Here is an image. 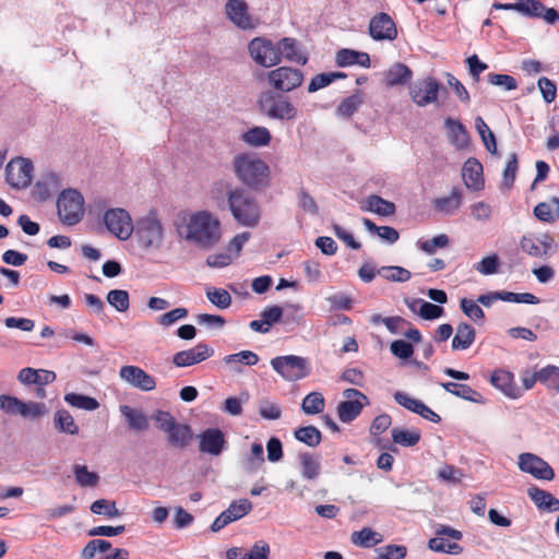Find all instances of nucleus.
I'll return each mask as SVG.
<instances>
[{
	"instance_id": "4468645a",
	"label": "nucleus",
	"mask_w": 559,
	"mask_h": 559,
	"mask_svg": "<svg viewBox=\"0 0 559 559\" xmlns=\"http://www.w3.org/2000/svg\"><path fill=\"white\" fill-rule=\"evenodd\" d=\"M346 401H343L337 406V415L342 423L353 421L362 408L369 404L368 397L356 389H346L343 392Z\"/></svg>"
},
{
	"instance_id": "680f3d73",
	"label": "nucleus",
	"mask_w": 559,
	"mask_h": 559,
	"mask_svg": "<svg viewBox=\"0 0 559 559\" xmlns=\"http://www.w3.org/2000/svg\"><path fill=\"white\" fill-rule=\"evenodd\" d=\"M190 438L191 431L187 425L176 424L174 429L168 432V440L175 447L185 448L188 444Z\"/></svg>"
},
{
	"instance_id": "4d7b16f0",
	"label": "nucleus",
	"mask_w": 559,
	"mask_h": 559,
	"mask_svg": "<svg viewBox=\"0 0 559 559\" xmlns=\"http://www.w3.org/2000/svg\"><path fill=\"white\" fill-rule=\"evenodd\" d=\"M73 474L75 481L81 487H95L99 481V476L94 472H90L85 465H74Z\"/></svg>"
},
{
	"instance_id": "7c9ffc66",
	"label": "nucleus",
	"mask_w": 559,
	"mask_h": 559,
	"mask_svg": "<svg viewBox=\"0 0 559 559\" xmlns=\"http://www.w3.org/2000/svg\"><path fill=\"white\" fill-rule=\"evenodd\" d=\"M281 58L284 57L290 62L305 66L308 61L307 55L299 48L296 39L285 37L277 43Z\"/></svg>"
},
{
	"instance_id": "6ab92c4d",
	"label": "nucleus",
	"mask_w": 559,
	"mask_h": 559,
	"mask_svg": "<svg viewBox=\"0 0 559 559\" xmlns=\"http://www.w3.org/2000/svg\"><path fill=\"white\" fill-rule=\"evenodd\" d=\"M119 377L126 383L144 392L153 391L156 388L154 377L138 366L127 365L121 367Z\"/></svg>"
},
{
	"instance_id": "20e7f679",
	"label": "nucleus",
	"mask_w": 559,
	"mask_h": 559,
	"mask_svg": "<svg viewBox=\"0 0 559 559\" xmlns=\"http://www.w3.org/2000/svg\"><path fill=\"white\" fill-rule=\"evenodd\" d=\"M133 233L138 246L145 252L158 251L164 245L165 227L156 212L138 218Z\"/></svg>"
},
{
	"instance_id": "37998d69",
	"label": "nucleus",
	"mask_w": 559,
	"mask_h": 559,
	"mask_svg": "<svg viewBox=\"0 0 559 559\" xmlns=\"http://www.w3.org/2000/svg\"><path fill=\"white\" fill-rule=\"evenodd\" d=\"M377 273L392 283H405L412 277V273L407 269L397 265L381 266L377 270Z\"/></svg>"
},
{
	"instance_id": "bb28decb",
	"label": "nucleus",
	"mask_w": 559,
	"mask_h": 559,
	"mask_svg": "<svg viewBox=\"0 0 559 559\" xmlns=\"http://www.w3.org/2000/svg\"><path fill=\"white\" fill-rule=\"evenodd\" d=\"M462 178L466 188L479 191L484 188L483 166L475 158H468L462 169Z\"/></svg>"
},
{
	"instance_id": "423d86ee",
	"label": "nucleus",
	"mask_w": 559,
	"mask_h": 559,
	"mask_svg": "<svg viewBox=\"0 0 559 559\" xmlns=\"http://www.w3.org/2000/svg\"><path fill=\"white\" fill-rule=\"evenodd\" d=\"M57 210L61 223L73 226L83 218L84 198L75 189H66L58 197Z\"/></svg>"
},
{
	"instance_id": "c9c22d12",
	"label": "nucleus",
	"mask_w": 559,
	"mask_h": 559,
	"mask_svg": "<svg viewBox=\"0 0 559 559\" xmlns=\"http://www.w3.org/2000/svg\"><path fill=\"white\" fill-rule=\"evenodd\" d=\"M476 337L475 329L465 322H461L456 326L455 335L452 340V349L465 350L471 347Z\"/></svg>"
},
{
	"instance_id": "9d476101",
	"label": "nucleus",
	"mask_w": 559,
	"mask_h": 559,
	"mask_svg": "<svg viewBox=\"0 0 559 559\" xmlns=\"http://www.w3.org/2000/svg\"><path fill=\"white\" fill-rule=\"evenodd\" d=\"M103 222L107 230L119 240H128L134 230L130 213L122 207H112L105 211Z\"/></svg>"
},
{
	"instance_id": "b1692460",
	"label": "nucleus",
	"mask_w": 559,
	"mask_h": 559,
	"mask_svg": "<svg viewBox=\"0 0 559 559\" xmlns=\"http://www.w3.org/2000/svg\"><path fill=\"white\" fill-rule=\"evenodd\" d=\"M199 450L213 456H218L226 447L224 433L218 428H209L198 436Z\"/></svg>"
},
{
	"instance_id": "774afa93",
	"label": "nucleus",
	"mask_w": 559,
	"mask_h": 559,
	"mask_svg": "<svg viewBox=\"0 0 559 559\" xmlns=\"http://www.w3.org/2000/svg\"><path fill=\"white\" fill-rule=\"evenodd\" d=\"M460 306L464 314L475 322L481 321L485 317L483 309L472 299L462 298Z\"/></svg>"
},
{
	"instance_id": "e2e57ef3",
	"label": "nucleus",
	"mask_w": 559,
	"mask_h": 559,
	"mask_svg": "<svg viewBox=\"0 0 559 559\" xmlns=\"http://www.w3.org/2000/svg\"><path fill=\"white\" fill-rule=\"evenodd\" d=\"M377 556L373 559H404L407 548L403 545H386L376 549Z\"/></svg>"
},
{
	"instance_id": "603ef678",
	"label": "nucleus",
	"mask_w": 559,
	"mask_h": 559,
	"mask_svg": "<svg viewBox=\"0 0 559 559\" xmlns=\"http://www.w3.org/2000/svg\"><path fill=\"white\" fill-rule=\"evenodd\" d=\"M294 436L298 441L311 448H316L321 442V432L314 426L298 428L294 431Z\"/></svg>"
},
{
	"instance_id": "7ed1b4c3",
	"label": "nucleus",
	"mask_w": 559,
	"mask_h": 559,
	"mask_svg": "<svg viewBox=\"0 0 559 559\" xmlns=\"http://www.w3.org/2000/svg\"><path fill=\"white\" fill-rule=\"evenodd\" d=\"M228 209L241 226L254 228L261 221V207L255 198L241 188L227 189Z\"/></svg>"
},
{
	"instance_id": "79ce46f5",
	"label": "nucleus",
	"mask_w": 559,
	"mask_h": 559,
	"mask_svg": "<svg viewBox=\"0 0 559 559\" xmlns=\"http://www.w3.org/2000/svg\"><path fill=\"white\" fill-rule=\"evenodd\" d=\"M365 210L380 216H392L395 214L396 206L393 202L373 194L366 199Z\"/></svg>"
},
{
	"instance_id": "de8ad7c7",
	"label": "nucleus",
	"mask_w": 559,
	"mask_h": 559,
	"mask_svg": "<svg viewBox=\"0 0 559 559\" xmlns=\"http://www.w3.org/2000/svg\"><path fill=\"white\" fill-rule=\"evenodd\" d=\"M205 296L213 306L221 310L229 308L233 301L230 294L224 288L209 286L205 288Z\"/></svg>"
},
{
	"instance_id": "0eeeda50",
	"label": "nucleus",
	"mask_w": 559,
	"mask_h": 559,
	"mask_svg": "<svg viewBox=\"0 0 559 559\" xmlns=\"http://www.w3.org/2000/svg\"><path fill=\"white\" fill-rule=\"evenodd\" d=\"M270 364L274 371L288 382L301 380L311 372L309 360L297 355L277 356L272 358Z\"/></svg>"
},
{
	"instance_id": "052dcab7",
	"label": "nucleus",
	"mask_w": 559,
	"mask_h": 559,
	"mask_svg": "<svg viewBox=\"0 0 559 559\" xmlns=\"http://www.w3.org/2000/svg\"><path fill=\"white\" fill-rule=\"evenodd\" d=\"M449 242V237L440 234L431 239L418 240L417 247L427 254H433L438 249L448 247Z\"/></svg>"
},
{
	"instance_id": "6e6d98bb",
	"label": "nucleus",
	"mask_w": 559,
	"mask_h": 559,
	"mask_svg": "<svg viewBox=\"0 0 559 559\" xmlns=\"http://www.w3.org/2000/svg\"><path fill=\"white\" fill-rule=\"evenodd\" d=\"M513 11L528 17H539L544 11V5L539 1L518 0L514 2Z\"/></svg>"
},
{
	"instance_id": "f257e3e1",
	"label": "nucleus",
	"mask_w": 559,
	"mask_h": 559,
	"mask_svg": "<svg viewBox=\"0 0 559 559\" xmlns=\"http://www.w3.org/2000/svg\"><path fill=\"white\" fill-rule=\"evenodd\" d=\"M177 230L181 238L201 249L213 248L222 238L221 222L209 211L183 214L180 216Z\"/></svg>"
},
{
	"instance_id": "5701e85b",
	"label": "nucleus",
	"mask_w": 559,
	"mask_h": 559,
	"mask_svg": "<svg viewBox=\"0 0 559 559\" xmlns=\"http://www.w3.org/2000/svg\"><path fill=\"white\" fill-rule=\"evenodd\" d=\"M225 13L230 22L241 29H252L255 26L243 0H228L225 4Z\"/></svg>"
},
{
	"instance_id": "39448f33",
	"label": "nucleus",
	"mask_w": 559,
	"mask_h": 559,
	"mask_svg": "<svg viewBox=\"0 0 559 559\" xmlns=\"http://www.w3.org/2000/svg\"><path fill=\"white\" fill-rule=\"evenodd\" d=\"M258 106L262 115L273 120H295L298 116V109L287 98L272 92L260 94Z\"/></svg>"
},
{
	"instance_id": "f8f14e48",
	"label": "nucleus",
	"mask_w": 559,
	"mask_h": 559,
	"mask_svg": "<svg viewBox=\"0 0 559 559\" xmlns=\"http://www.w3.org/2000/svg\"><path fill=\"white\" fill-rule=\"evenodd\" d=\"M33 171V163L28 158H12L5 166V181L14 189H25L32 181Z\"/></svg>"
},
{
	"instance_id": "69168bd1",
	"label": "nucleus",
	"mask_w": 559,
	"mask_h": 559,
	"mask_svg": "<svg viewBox=\"0 0 559 559\" xmlns=\"http://www.w3.org/2000/svg\"><path fill=\"white\" fill-rule=\"evenodd\" d=\"M437 475L442 481L453 484V485L460 484L464 477V473L462 472V469H460L453 465L441 466L438 469Z\"/></svg>"
},
{
	"instance_id": "09e8293b",
	"label": "nucleus",
	"mask_w": 559,
	"mask_h": 559,
	"mask_svg": "<svg viewBox=\"0 0 559 559\" xmlns=\"http://www.w3.org/2000/svg\"><path fill=\"white\" fill-rule=\"evenodd\" d=\"M55 426L56 428L68 435H78L79 427L75 424L72 415L66 409H59L55 413Z\"/></svg>"
},
{
	"instance_id": "cd10ccee",
	"label": "nucleus",
	"mask_w": 559,
	"mask_h": 559,
	"mask_svg": "<svg viewBox=\"0 0 559 559\" xmlns=\"http://www.w3.org/2000/svg\"><path fill=\"white\" fill-rule=\"evenodd\" d=\"M490 382L496 389L511 399L515 400L521 396V391L514 384V376L510 371L503 369L495 370L491 374Z\"/></svg>"
},
{
	"instance_id": "4c0bfd02",
	"label": "nucleus",
	"mask_w": 559,
	"mask_h": 559,
	"mask_svg": "<svg viewBox=\"0 0 559 559\" xmlns=\"http://www.w3.org/2000/svg\"><path fill=\"white\" fill-rule=\"evenodd\" d=\"M382 540L383 536L370 527H364L360 531L353 532L350 535V542L361 548H371L382 543Z\"/></svg>"
},
{
	"instance_id": "2f4dec72",
	"label": "nucleus",
	"mask_w": 559,
	"mask_h": 559,
	"mask_svg": "<svg viewBox=\"0 0 559 559\" xmlns=\"http://www.w3.org/2000/svg\"><path fill=\"white\" fill-rule=\"evenodd\" d=\"M444 124L450 143L459 150L465 148L469 143L465 127L459 120L452 118H447Z\"/></svg>"
},
{
	"instance_id": "c03bdc74",
	"label": "nucleus",
	"mask_w": 559,
	"mask_h": 559,
	"mask_svg": "<svg viewBox=\"0 0 559 559\" xmlns=\"http://www.w3.org/2000/svg\"><path fill=\"white\" fill-rule=\"evenodd\" d=\"M362 224L369 233L377 234L379 238L390 245L395 243L400 238L399 231L391 226H377L369 218H364Z\"/></svg>"
},
{
	"instance_id": "f03ea898",
	"label": "nucleus",
	"mask_w": 559,
	"mask_h": 559,
	"mask_svg": "<svg viewBox=\"0 0 559 559\" xmlns=\"http://www.w3.org/2000/svg\"><path fill=\"white\" fill-rule=\"evenodd\" d=\"M233 171L245 186L258 189L269 186L270 167L254 153L237 154L231 163Z\"/></svg>"
},
{
	"instance_id": "6e6552de",
	"label": "nucleus",
	"mask_w": 559,
	"mask_h": 559,
	"mask_svg": "<svg viewBox=\"0 0 559 559\" xmlns=\"http://www.w3.org/2000/svg\"><path fill=\"white\" fill-rule=\"evenodd\" d=\"M0 409L10 415H20L31 420L39 419L48 413V407L45 403L23 402L11 395H0Z\"/></svg>"
},
{
	"instance_id": "8fccbe9b",
	"label": "nucleus",
	"mask_w": 559,
	"mask_h": 559,
	"mask_svg": "<svg viewBox=\"0 0 559 559\" xmlns=\"http://www.w3.org/2000/svg\"><path fill=\"white\" fill-rule=\"evenodd\" d=\"M64 401L72 407L84 411H95L99 407L96 399L78 393H67Z\"/></svg>"
},
{
	"instance_id": "393cba45",
	"label": "nucleus",
	"mask_w": 559,
	"mask_h": 559,
	"mask_svg": "<svg viewBox=\"0 0 559 559\" xmlns=\"http://www.w3.org/2000/svg\"><path fill=\"white\" fill-rule=\"evenodd\" d=\"M395 402L405 407L406 409L420 415L423 418L430 420L431 423H439L440 416L435 413L431 408L425 405L420 400L409 396L407 393L397 391L394 393Z\"/></svg>"
},
{
	"instance_id": "72a5a7b5",
	"label": "nucleus",
	"mask_w": 559,
	"mask_h": 559,
	"mask_svg": "<svg viewBox=\"0 0 559 559\" xmlns=\"http://www.w3.org/2000/svg\"><path fill=\"white\" fill-rule=\"evenodd\" d=\"M240 140L251 147H264L270 144L272 135L266 127L257 126L243 132Z\"/></svg>"
},
{
	"instance_id": "ea45409f",
	"label": "nucleus",
	"mask_w": 559,
	"mask_h": 559,
	"mask_svg": "<svg viewBox=\"0 0 559 559\" xmlns=\"http://www.w3.org/2000/svg\"><path fill=\"white\" fill-rule=\"evenodd\" d=\"M412 74L407 66L397 62L384 73V81L389 86L403 85L412 79Z\"/></svg>"
},
{
	"instance_id": "bf43d9fd",
	"label": "nucleus",
	"mask_w": 559,
	"mask_h": 559,
	"mask_svg": "<svg viewBox=\"0 0 559 559\" xmlns=\"http://www.w3.org/2000/svg\"><path fill=\"white\" fill-rule=\"evenodd\" d=\"M91 511L94 514L105 515L107 518H119L121 515V512L116 507V502L107 499L95 500L91 504Z\"/></svg>"
},
{
	"instance_id": "f704fd0d",
	"label": "nucleus",
	"mask_w": 559,
	"mask_h": 559,
	"mask_svg": "<svg viewBox=\"0 0 559 559\" xmlns=\"http://www.w3.org/2000/svg\"><path fill=\"white\" fill-rule=\"evenodd\" d=\"M119 411L131 430L145 431L148 429V418L141 409L132 408L129 405H120Z\"/></svg>"
},
{
	"instance_id": "9b49d317",
	"label": "nucleus",
	"mask_w": 559,
	"mask_h": 559,
	"mask_svg": "<svg viewBox=\"0 0 559 559\" xmlns=\"http://www.w3.org/2000/svg\"><path fill=\"white\" fill-rule=\"evenodd\" d=\"M251 59L260 67L272 68L281 63L277 44L265 37H254L248 45Z\"/></svg>"
},
{
	"instance_id": "a878e982",
	"label": "nucleus",
	"mask_w": 559,
	"mask_h": 559,
	"mask_svg": "<svg viewBox=\"0 0 559 559\" xmlns=\"http://www.w3.org/2000/svg\"><path fill=\"white\" fill-rule=\"evenodd\" d=\"M270 545L265 540L255 542L250 549L231 547L226 551V559H269Z\"/></svg>"
},
{
	"instance_id": "a18cd8bd",
	"label": "nucleus",
	"mask_w": 559,
	"mask_h": 559,
	"mask_svg": "<svg viewBox=\"0 0 559 559\" xmlns=\"http://www.w3.org/2000/svg\"><path fill=\"white\" fill-rule=\"evenodd\" d=\"M391 435L393 442L402 447H414L421 438L420 431L417 429L407 430L397 427L391 430Z\"/></svg>"
},
{
	"instance_id": "3c124183",
	"label": "nucleus",
	"mask_w": 559,
	"mask_h": 559,
	"mask_svg": "<svg viewBox=\"0 0 559 559\" xmlns=\"http://www.w3.org/2000/svg\"><path fill=\"white\" fill-rule=\"evenodd\" d=\"M324 405L323 395L319 392H311L302 400L301 409L307 415H316L323 412Z\"/></svg>"
},
{
	"instance_id": "2eb2a0df",
	"label": "nucleus",
	"mask_w": 559,
	"mask_h": 559,
	"mask_svg": "<svg viewBox=\"0 0 559 559\" xmlns=\"http://www.w3.org/2000/svg\"><path fill=\"white\" fill-rule=\"evenodd\" d=\"M520 248L533 258L544 259L554 249V239L548 234H525L520 239Z\"/></svg>"
},
{
	"instance_id": "a211bd4d",
	"label": "nucleus",
	"mask_w": 559,
	"mask_h": 559,
	"mask_svg": "<svg viewBox=\"0 0 559 559\" xmlns=\"http://www.w3.org/2000/svg\"><path fill=\"white\" fill-rule=\"evenodd\" d=\"M368 33L376 41H393L397 37L395 22L384 12H380L370 19Z\"/></svg>"
},
{
	"instance_id": "864d4df0",
	"label": "nucleus",
	"mask_w": 559,
	"mask_h": 559,
	"mask_svg": "<svg viewBox=\"0 0 559 559\" xmlns=\"http://www.w3.org/2000/svg\"><path fill=\"white\" fill-rule=\"evenodd\" d=\"M301 465V476L305 479H314L320 474V462L309 453H302L299 455Z\"/></svg>"
},
{
	"instance_id": "c85d7f7f",
	"label": "nucleus",
	"mask_w": 559,
	"mask_h": 559,
	"mask_svg": "<svg viewBox=\"0 0 559 559\" xmlns=\"http://www.w3.org/2000/svg\"><path fill=\"white\" fill-rule=\"evenodd\" d=\"M462 201L463 197L461 190L453 188L449 195L436 198L432 201V206L437 213L444 216H451L459 211L462 205Z\"/></svg>"
},
{
	"instance_id": "4be33fe9",
	"label": "nucleus",
	"mask_w": 559,
	"mask_h": 559,
	"mask_svg": "<svg viewBox=\"0 0 559 559\" xmlns=\"http://www.w3.org/2000/svg\"><path fill=\"white\" fill-rule=\"evenodd\" d=\"M61 187V178L53 171H45L40 175L32 189V197L38 202L48 201Z\"/></svg>"
},
{
	"instance_id": "dca6fc26",
	"label": "nucleus",
	"mask_w": 559,
	"mask_h": 559,
	"mask_svg": "<svg viewBox=\"0 0 559 559\" xmlns=\"http://www.w3.org/2000/svg\"><path fill=\"white\" fill-rule=\"evenodd\" d=\"M518 466L520 471L532 475L536 479L552 480L555 478L552 467L534 453H521L518 457Z\"/></svg>"
},
{
	"instance_id": "5fc2aeb1",
	"label": "nucleus",
	"mask_w": 559,
	"mask_h": 559,
	"mask_svg": "<svg viewBox=\"0 0 559 559\" xmlns=\"http://www.w3.org/2000/svg\"><path fill=\"white\" fill-rule=\"evenodd\" d=\"M344 78H346V74L343 72H330V73L317 74L311 79V81L307 87V91L309 93H314L321 88L326 87L332 82H334L336 79H344Z\"/></svg>"
},
{
	"instance_id": "412c9836",
	"label": "nucleus",
	"mask_w": 559,
	"mask_h": 559,
	"mask_svg": "<svg viewBox=\"0 0 559 559\" xmlns=\"http://www.w3.org/2000/svg\"><path fill=\"white\" fill-rule=\"evenodd\" d=\"M214 350L205 343H199L194 347L180 350L173 356V364L176 367L183 368L202 362L212 357Z\"/></svg>"
},
{
	"instance_id": "c756f323",
	"label": "nucleus",
	"mask_w": 559,
	"mask_h": 559,
	"mask_svg": "<svg viewBox=\"0 0 559 559\" xmlns=\"http://www.w3.org/2000/svg\"><path fill=\"white\" fill-rule=\"evenodd\" d=\"M17 379L23 384L44 386L56 380V373L45 369L23 368L20 370Z\"/></svg>"
},
{
	"instance_id": "473e14b6",
	"label": "nucleus",
	"mask_w": 559,
	"mask_h": 559,
	"mask_svg": "<svg viewBox=\"0 0 559 559\" xmlns=\"http://www.w3.org/2000/svg\"><path fill=\"white\" fill-rule=\"evenodd\" d=\"M527 495L538 509L550 512L559 511V500L550 492L536 486H532L527 489Z\"/></svg>"
},
{
	"instance_id": "58836bf2",
	"label": "nucleus",
	"mask_w": 559,
	"mask_h": 559,
	"mask_svg": "<svg viewBox=\"0 0 559 559\" xmlns=\"http://www.w3.org/2000/svg\"><path fill=\"white\" fill-rule=\"evenodd\" d=\"M223 361L235 372H241L240 365L254 366L259 361V357L252 350H241L236 354L227 355Z\"/></svg>"
},
{
	"instance_id": "0e129e2a",
	"label": "nucleus",
	"mask_w": 559,
	"mask_h": 559,
	"mask_svg": "<svg viewBox=\"0 0 559 559\" xmlns=\"http://www.w3.org/2000/svg\"><path fill=\"white\" fill-rule=\"evenodd\" d=\"M362 103V98L359 93L350 95L342 100L337 107V115L344 118H349L354 112L357 111Z\"/></svg>"
},
{
	"instance_id": "13d9d810",
	"label": "nucleus",
	"mask_w": 559,
	"mask_h": 559,
	"mask_svg": "<svg viewBox=\"0 0 559 559\" xmlns=\"http://www.w3.org/2000/svg\"><path fill=\"white\" fill-rule=\"evenodd\" d=\"M108 304L119 312H126L130 307L129 293L123 289H112L107 294Z\"/></svg>"
},
{
	"instance_id": "aec40b11",
	"label": "nucleus",
	"mask_w": 559,
	"mask_h": 559,
	"mask_svg": "<svg viewBox=\"0 0 559 559\" xmlns=\"http://www.w3.org/2000/svg\"><path fill=\"white\" fill-rule=\"evenodd\" d=\"M252 510V503L248 499L233 501L212 523V532H218L228 524L242 519Z\"/></svg>"
},
{
	"instance_id": "ddd939ff",
	"label": "nucleus",
	"mask_w": 559,
	"mask_h": 559,
	"mask_svg": "<svg viewBox=\"0 0 559 559\" xmlns=\"http://www.w3.org/2000/svg\"><path fill=\"white\" fill-rule=\"evenodd\" d=\"M269 84L276 91L288 93L299 87L304 82V73L292 67H278L267 73Z\"/></svg>"
},
{
	"instance_id": "e433bc0d",
	"label": "nucleus",
	"mask_w": 559,
	"mask_h": 559,
	"mask_svg": "<svg viewBox=\"0 0 559 559\" xmlns=\"http://www.w3.org/2000/svg\"><path fill=\"white\" fill-rule=\"evenodd\" d=\"M408 308L416 314H418L420 318L425 320H435L443 314V308L425 301L423 299H413L412 301L407 302Z\"/></svg>"
},
{
	"instance_id": "f3484780",
	"label": "nucleus",
	"mask_w": 559,
	"mask_h": 559,
	"mask_svg": "<svg viewBox=\"0 0 559 559\" xmlns=\"http://www.w3.org/2000/svg\"><path fill=\"white\" fill-rule=\"evenodd\" d=\"M440 84L431 76L417 80L409 86V96L419 107L433 104L438 99Z\"/></svg>"
},
{
	"instance_id": "1a4fd4ad",
	"label": "nucleus",
	"mask_w": 559,
	"mask_h": 559,
	"mask_svg": "<svg viewBox=\"0 0 559 559\" xmlns=\"http://www.w3.org/2000/svg\"><path fill=\"white\" fill-rule=\"evenodd\" d=\"M435 533L436 536L428 540V548L431 551L450 555H460L463 551L462 546L456 543L463 537L461 531L439 524Z\"/></svg>"
},
{
	"instance_id": "a19ab883",
	"label": "nucleus",
	"mask_w": 559,
	"mask_h": 559,
	"mask_svg": "<svg viewBox=\"0 0 559 559\" xmlns=\"http://www.w3.org/2000/svg\"><path fill=\"white\" fill-rule=\"evenodd\" d=\"M447 392L474 403H481L483 396L467 384H459L454 382H442L440 384Z\"/></svg>"
},
{
	"instance_id": "49530a36",
	"label": "nucleus",
	"mask_w": 559,
	"mask_h": 559,
	"mask_svg": "<svg viewBox=\"0 0 559 559\" xmlns=\"http://www.w3.org/2000/svg\"><path fill=\"white\" fill-rule=\"evenodd\" d=\"M539 383L547 390L559 392V367L547 365L539 369Z\"/></svg>"
},
{
	"instance_id": "338daca9",
	"label": "nucleus",
	"mask_w": 559,
	"mask_h": 559,
	"mask_svg": "<svg viewBox=\"0 0 559 559\" xmlns=\"http://www.w3.org/2000/svg\"><path fill=\"white\" fill-rule=\"evenodd\" d=\"M188 317V310L186 308L179 307L175 308L156 319L157 324L168 328L175 324L179 320H183Z\"/></svg>"
}]
</instances>
